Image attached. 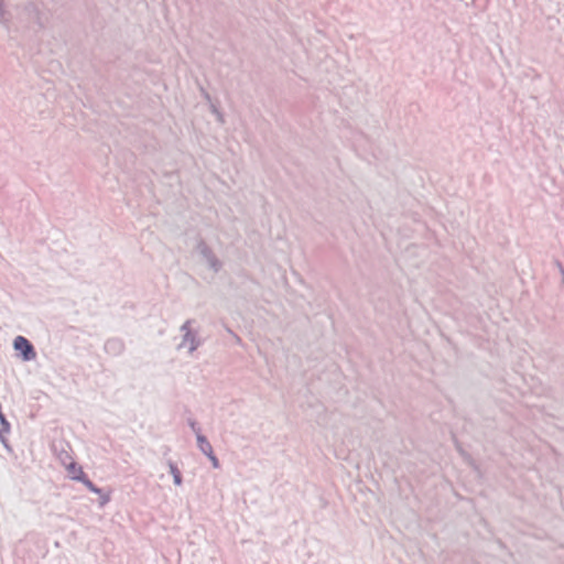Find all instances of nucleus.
I'll return each instance as SVG.
<instances>
[{
	"label": "nucleus",
	"mask_w": 564,
	"mask_h": 564,
	"mask_svg": "<svg viewBox=\"0 0 564 564\" xmlns=\"http://www.w3.org/2000/svg\"><path fill=\"white\" fill-rule=\"evenodd\" d=\"M90 491L93 492H99V489L85 476L80 480Z\"/></svg>",
	"instance_id": "5"
},
{
	"label": "nucleus",
	"mask_w": 564,
	"mask_h": 564,
	"mask_svg": "<svg viewBox=\"0 0 564 564\" xmlns=\"http://www.w3.org/2000/svg\"><path fill=\"white\" fill-rule=\"evenodd\" d=\"M13 347L17 351H20L23 360H33L36 357V352L31 343L23 336L15 337Z\"/></svg>",
	"instance_id": "1"
},
{
	"label": "nucleus",
	"mask_w": 564,
	"mask_h": 564,
	"mask_svg": "<svg viewBox=\"0 0 564 564\" xmlns=\"http://www.w3.org/2000/svg\"><path fill=\"white\" fill-rule=\"evenodd\" d=\"M209 459L212 460V464L215 468H217L219 466V463H218V459L216 458V456L212 453V455H208Z\"/></svg>",
	"instance_id": "6"
},
{
	"label": "nucleus",
	"mask_w": 564,
	"mask_h": 564,
	"mask_svg": "<svg viewBox=\"0 0 564 564\" xmlns=\"http://www.w3.org/2000/svg\"><path fill=\"white\" fill-rule=\"evenodd\" d=\"M66 469L68 471V475L74 480H82L85 477V473L83 471L82 466L77 465L76 463L72 462L66 466Z\"/></svg>",
	"instance_id": "2"
},
{
	"label": "nucleus",
	"mask_w": 564,
	"mask_h": 564,
	"mask_svg": "<svg viewBox=\"0 0 564 564\" xmlns=\"http://www.w3.org/2000/svg\"><path fill=\"white\" fill-rule=\"evenodd\" d=\"M170 470H171V474L173 476L175 485H177V486L181 485L182 484V476H181V473L177 469V467L175 465H173V464H170Z\"/></svg>",
	"instance_id": "4"
},
{
	"label": "nucleus",
	"mask_w": 564,
	"mask_h": 564,
	"mask_svg": "<svg viewBox=\"0 0 564 564\" xmlns=\"http://www.w3.org/2000/svg\"><path fill=\"white\" fill-rule=\"evenodd\" d=\"M197 442H198V446H199L200 451L204 454H206L207 456L212 455L213 447L203 435H197Z\"/></svg>",
	"instance_id": "3"
}]
</instances>
